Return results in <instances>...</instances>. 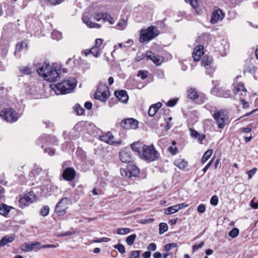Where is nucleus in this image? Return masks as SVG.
I'll return each mask as SVG.
<instances>
[{
    "label": "nucleus",
    "instance_id": "603ef678",
    "mask_svg": "<svg viewBox=\"0 0 258 258\" xmlns=\"http://www.w3.org/2000/svg\"><path fill=\"white\" fill-rule=\"evenodd\" d=\"M114 248L116 249H117L119 252L123 254L125 253V248L124 246L121 244H117L115 245H114Z\"/></svg>",
    "mask_w": 258,
    "mask_h": 258
},
{
    "label": "nucleus",
    "instance_id": "37998d69",
    "mask_svg": "<svg viewBox=\"0 0 258 258\" xmlns=\"http://www.w3.org/2000/svg\"><path fill=\"white\" fill-rule=\"evenodd\" d=\"M27 43L25 42H22L21 43H19L18 44H17V45H16V50L15 51V55H16V53L17 51H20L21 49H22L24 47H27Z\"/></svg>",
    "mask_w": 258,
    "mask_h": 258
},
{
    "label": "nucleus",
    "instance_id": "c9c22d12",
    "mask_svg": "<svg viewBox=\"0 0 258 258\" xmlns=\"http://www.w3.org/2000/svg\"><path fill=\"white\" fill-rule=\"evenodd\" d=\"M103 20L105 22H108L111 25L114 23V19L109 14L105 13H104Z\"/></svg>",
    "mask_w": 258,
    "mask_h": 258
},
{
    "label": "nucleus",
    "instance_id": "9b49d317",
    "mask_svg": "<svg viewBox=\"0 0 258 258\" xmlns=\"http://www.w3.org/2000/svg\"><path fill=\"white\" fill-rule=\"evenodd\" d=\"M121 126L125 129H137L138 127V121L132 118L122 120L120 123Z\"/></svg>",
    "mask_w": 258,
    "mask_h": 258
},
{
    "label": "nucleus",
    "instance_id": "c756f323",
    "mask_svg": "<svg viewBox=\"0 0 258 258\" xmlns=\"http://www.w3.org/2000/svg\"><path fill=\"white\" fill-rule=\"evenodd\" d=\"M174 164L180 169H183L187 165V162L183 159L177 158L174 161Z\"/></svg>",
    "mask_w": 258,
    "mask_h": 258
},
{
    "label": "nucleus",
    "instance_id": "338daca9",
    "mask_svg": "<svg viewBox=\"0 0 258 258\" xmlns=\"http://www.w3.org/2000/svg\"><path fill=\"white\" fill-rule=\"evenodd\" d=\"M147 248L149 250L154 251L156 249V245L154 243H151L149 245Z\"/></svg>",
    "mask_w": 258,
    "mask_h": 258
},
{
    "label": "nucleus",
    "instance_id": "dca6fc26",
    "mask_svg": "<svg viewBox=\"0 0 258 258\" xmlns=\"http://www.w3.org/2000/svg\"><path fill=\"white\" fill-rule=\"evenodd\" d=\"M146 60H151L157 66H159L163 61V57L159 55H155V54L151 51H147L145 55Z\"/></svg>",
    "mask_w": 258,
    "mask_h": 258
},
{
    "label": "nucleus",
    "instance_id": "774afa93",
    "mask_svg": "<svg viewBox=\"0 0 258 258\" xmlns=\"http://www.w3.org/2000/svg\"><path fill=\"white\" fill-rule=\"evenodd\" d=\"M250 206L254 209H256L258 208V201L255 202L253 200H251L250 202Z\"/></svg>",
    "mask_w": 258,
    "mask_h": 258
},
{
    "label": "nucleus",
    "instance_id": "ddd939ff",
    "mask_svg": "<svg viewBox=\"0 0 258 258\" xmlns=\"http://www.w3.org/2000/svg\"><path fill=\"white\" fill-rule=\"evenodd\" d=\"M212 61L213 59L211 56H205L202 59V65L205 67L207 73L209 75H211L214 71Z\"/></svg>",
    "mask_w": 258,
    "mask_h": 258
},
{
    "label": "nucleus",
    "instance_id": "72a5a7b5",
    "mask_svg": "<svg viewBox=\"0 0 258 258\" xmlns=\"http://www.w3.org/2000/svg\"><path fill=\"white\" fill-rule=\"evenodd\" d=\"M143 146H142V144L139 142H137L133 143L131 145V148L134 151L136 152L139 154L140 149H143Z\"/></svg>",
    "mask_w": 258,
    "mask_h": 258
},
{
    "label": "nucleus",
    "instance_id": "0e129e2a",
    "mask_svg": "<svg viewBox=\"0 0 258 258\" xmlns=\"http://www.w3.org/2000/svg\"><path fill=\"white\" fill-rule=\"evenodd\" d=\"M44 152L45 153H47L49 155L53 156L54 155L55 153V150L53 149L52 148H45L44 149Z\"/></svg>",
    "mask_w": 258,
    "mask_h": 258
},
{
    "label": "nucleus",
    "instance_id": "f704fd0d",
    "mask_svg": "<svg viewBox=\"0 0 258 258\" xmlns=\"http://www.w3.org/2000/svg\"><path fill=\"white\" fill-rule=\"evenodd\" d=\"M137 238V235L135 234H132L126 238L125 241L127 244L131 246L133 245L135 239Z\"/></svg>",
    "mask_w": 258,
    "mask_h": 258
},
{
    "label": "nucleus",
    "instance_id": "20e7f679",
    "mask_svg": "<svg viewBox=\"0 0 258 258\" xmlns=\"http://www.w3.org/2000/svg\"><path fill=\"white\" fill-rule=\"evenodd\" d=\"M159 34L158 28L155 26H150L146 29H142L140 32V41L142 43H148Z\"/></svg>",
    "mask_w": 258,
    "mask_h": 258
},
{
    "label": "nucleus",
    "instance_id": "a878e982",
    "mask_svg": "<svg viewBox=\"0 0 258 258\" xmlns=\"http://www.w3.org/2000/svg\"><path fill=\"white\" fill-rule=\"evenodd\" d=\"M15 235H6L4 236L0 241V247L3 246L8 243L12 242L15 239Z\"/></svg>",
    "mask_w": 258,
    "mask_h": 258
},
{
    "label": "nucleus",
    "instance_id": "aec40b11",
    "mask_svg": "<svg viewBox=\"0 0 258 258\" xmlns=\"http://www.w3.org/2000/svg\"><path fill=\"white\" fill-rule=\"evenodd\" d=\"M204 47L202 45L196 46L192 52V57L195 61H199L204 54Z\"/></svg>",
    "mask_w": 258,
    "mask_h": 258
},
{
    "label": "nucleus",
    "instance_id": "864d4df0",
    "mask_svg": "<svg viewBox=\"0 0 258 258\" xmlns=\"http://www.w3.org/2000/svg\"><path fill=\"white\" fill-rule=\"evenodd\" d=\"M219 200L217 196H213L210 199V204L213 206H217L218 204Z\"/></svg>",
    "mask_w": 258,
    "mask_h": 258
},
{
    "label": "nucleus",
    "instance_id": "423d86ee",
    "mask_svg": "<svg viewBox=\"0 0 258 258\" xmlns=\"http://www.w3.org/2000/svg\"><path fill=\"white\" fill-rule=\"evenodd\" d=\"M110 96V92L107 86L103 83H100L95 93V98L102 102H106Z\"/></svg>",
    "mask_w": 258,
    "mask_h": 258
},
{
    "label": "nucleus",
    "instance_id": "393cba45",
    "mask_svg": "<svg viewBox=\"0 0 258 258\" xmlns=\"http://www.w3.org/2000/svg\"><path fill=\"white\" fill-rule=\"evenodd\" d=\"M162 106L161 102H158L156 104L152 105L149 109L148 114L150 116H153Z\"/></svg>",
    "mask_w": 258,
    "mask_h": 258
},
{
    "label": "nucleus",
    "instance_id": "4be33fe9",
    "mask_svg": "<svg viewBox=\"0 0 258 258\" xmlns=\"http://www.w3.org/2000/svg\"><path fill=\"white\" fill-rule=\"evenodd\" d=\"M114 95L119 101L123 103H126L128 99V95L125 90L115 91Z\"/></svg>",
    "mask_w": 258,
    "mask_h": 258
},
{
    "label": "nucleus",
    "instance_id": "412c9836",
    "mask_svg": "<svg viewBox=\"0 0 258 258\" xmlns=\"http://www.w3.org/2000/svg\"><path fill=\"white\" fill-rule=\"evenodd\" d=\"M31 196V192H29V195H25L20 198L19 203L22 208L33 202L34 198Z\"/></svg>",
    "mask_w": 258,
    "mask_h": 258
},
{
    "label": "nucleus",
    "instance_id": "1a4fd4ad",
    "mask_svg": "<svg viewBox=\"0 0 258 258\" xmlns=\"http://www.w3.org/2000/svg\"><path fill=\"white\" fill-rule=\"evenodd\" d=\"M0 116L10 122H13L18 118L17 113L12 108H6L0 112Z\"/></svg>",
    "mask_w": 258,
    "mask_h": 258
},
{
    "label": "nucleus",
    "instance_id": "bf43d9fd",
    "mask_svg": "<svg viewBox=\"0 0 258 258\" xmlns=\"http://www.w3.org/2000/svg\"><path fill=\"white\" fill-rule=\"evenodd\" d=\"M257 171V168L256 167L253 168L250 170H249L247 172V174L248 176V178L251 179L252 176L256 173Z\"/></svg>",
    "mask_w": 258,
    "mask_h": 258
},
{
    "label": "nucleus",
    "instance_id": "69168bd1",
    "mask_svg": "<svg viewBox=\"0 0 258 258\" xmlns=\"http://www.w3.org/2000/svg\"><path fill=\"white\" fill-rule=\"evenodd\" d=\"M47 189L50 191L55 192L57 190L58 187L54 184H50L48 185Z\"/></svg>",
    "mask_w": 258,
    "mask_h": 258
},
{
    "label": "nucleus",
    "instance_id": "0eeeda50",
    "mask_svg": "<svg viewBox=\"0 0 258 258\" xmlns=\"http://www.w3.org/2000/svg\"><path fill=\"white\" fill-rule=\"evenodd\" d=\"M72 204V200L69 198H62L56 204L55 211L58 216H63L66 213L69 206Z\"/></svg>",
    "mask_w": 258,
    "mask_h": 258
},
{
    "label": "nucleus",
    "instance_id": "cd10ccee",
    "mask_svg": "<svg viewBox=\"0 0 258 258\" xmlns=\"http://www.w3.org/2000/svg\"><path fill=\"white\" fill-rule=\"evenodd\" d=\"M190 134L192 138L198 139L200 142L203 141L205 139V135H201L198 132H197L196 130L189 128Z\"/></svg>",
    "mask_w": 258,
    "mask_h": 258
},
{
    "label": "nucleus",
    "instance_id": "3c124183",
    "mask_svg": "<svg viewBox=\"0 0 258 258\" xmlns=\"http://www.w3.org/2000/svg\"><path fill=\"white\" fill-rule=\"evenodd\" d=\"M186 3H189L190 6L195 10L196 11H197V0H184Z\"/></svg>",
    "mask_w": 258,
    "mask_h": 258
},
{
    "label": "nucleus",
    "instance_id": "2f4dec72",
    "mask_svg": "<svg viewBox=\"0 0 258 258\" xmlns=\"http://www.w3.org/2000/svg\"><path fill=\"white\" fill-rule=\"evenodd\" d=\"M178 211L179 210H178V207L177 206V205H176L173 206H171V207L167 208L165 210V213L167 215H169V214H174V213L178 212Z\"/></svg>",
    "mask_w": 258,
    "mask_h": 258
},
{
    "label": "nucleus",
    "instance_id": "6e6552de",
    "mask_svg": "<svg viewBox=\"0 0 258 258\" xmlns=\"http://www.w3.org/2000/svg\"><path fill=\"white\" fill-rule=\"evenodd\" d=\"M140 173L139 169L134 165H128L125 168L120 169L121 175L126 178L137 177Z\"/></svg>",
    "mask_w": 258,
    "mask_h": 258
},
{
    "label": "nucleus",
    "instance_id": "e2e57ef3",
    "mask_svg": "<svg viewBox=\"0 0 258 258\" xmlns=\"http://www.w3.org/2000/svg\"><path fill=\"white\" fill-rule=\"evenodd\" d=\"M140 250H134L131 251V255L133 258H138L140 254Z\"/></svg>",
    "mask_w": 258,
    "mask_h": 258
},
{
    "label": "nucleus",
    "instance_id": "a19ab883",
    "mask_svg": "<svg viewBox=\"0 0 258 258\" xmlns=\"http://www.w3.org/2000/svg\"><path fill=\"white\" fill-rule=\"evenodd\" d=\"M19 70L21 73L26 75L31 74L32 73L31 68L28 66L21 67Z\"/></svg>",
    "mask_w": 258,
    "mask_h": 258
},
{
    "label": "nucleus",
    "instance_id": "39448f33",
    "mask_svg": "<svg viewBox=\"0 0 258 258\" xmlns=\"http://www.w3.org/2000/svg\"><path fill=\"white\" fill-rule=\"evenodd\" d=\"M140 156L142 159H144L146 160L153 161L158 158V153L153 146H148L144 145L142 153L140 154Z\"/></svg>",
    "mask_w": 258,
    "mask_h": 258
},
{
    "label": "nucleus",
    "instance_id": "2eb2a0df",
    "mask_svg": "<svg viewBox=\"0 0 258 258\" xmlns=\"http://www.w3.org/2000/svg\"><path fill=\"white\" fill-rule=\"evenodd\" d=\"M40 246V243L38 242H26L21 246V249L24 252H28L39 248Z\"/></svg>",
    "mask_w": 258,
    "mask_h": 258
},
{
    "label": "nucleus",
    "instance_id": "4468645a",
    "mask_svg": "<svg viewBox=\"0 0 258 258\" xmlns=\"http://www.w3.org/2000/svg\"><path fill=\"white\" fill-rule=\"evenodd\" d=\"M240 78V76L236 77L234 79L233 83V91L234 93H238L241 91L246 92V89L245 88L244 86V83L241 82H238L239 79Z\"/></svg>",
    "mask_w": 258,
    "mask_h": 258
},
{
    "label": "nucleus",
    "instance_id": "58836bf2",
    "mask_svg": "<svg viewBox=\"0 0 258 258\" xmlns=\"http://www.w3.org/2000/svg\"><path fill=\"white\" fill-rule=\"evenodd\" d=\"M49 208L47 206H43L40 210V214L42 216H46L48 215Z\"/></svg>",
    "mask_w": 258,
    "mask_h": 258
},
{
    "label": "nucleus",
    "instance_id": "79ce46f5",
    "mask_svg": "<svg viewBox=\"0 0 258 258\" xmlns=\"http://www.w3.org/2000/svg\"><path fill=\"white\" fill-rule=\"evenodd\" d=\"M104 15V13H96L93 15L92 17L94 20L99 21L101 19H103Z\"/></svg>",
    "mask_w": 258,
    "mask_h": 258
},
{
    "label": "nucleus",
    "instance_id": "c03bdc74",
    "mask_svg": "<svg viewBox=\"0 0 258 258\" xmlns=\"http://www.w3.org/2000/svg\"><path fill=\"white\" fill-rule=\"evenodd\" d=\"M51 36L53 39L59 40L61 38V34L57 31H54L52 32Z\"/></svg>",
    "mask_w": 258,
    "mask_h": 258
},
{
    "label": "nucleus",
    "instance_id": "f257e3e1",
    "mask_svg": "<svg viewBox=\"0 0 258 258\" xmlns=\"http://www.w3.org/2000/svg\"><path fill=\"white\" fill-rule=\"evenodd\" d=\"M38 74L49 82H55L59 77L60 70L50 66L49 63H43L37 67Z\"/></svg>",
    "mask_w": 258,
    "mask_h": 258
},
{
    "label": "nucleus",
    "instance_id": "5701e85b",
    "mask_svg": "<svg viewBox=\"0 0 258 258\" xmlns=\"http://www.w3.org/2000/svg\"><path fill=\"white\" fill-rule=\"evenodd\" d=\"M120 160L124 163H129L132 160V156L130 151L122 150L119 153Z\"/></svg>",
    "mask_w": 258,
    "mask_h": 258
},
{
    "label": "nucleus",
    "instance_id": "a18cd8bd",
    "mask_svg": "<svg viewBox=\"0 0 258 258\" xmlns=\"http://www.w3.org/2000/svg\"><path fill=\"white\" fill-rule=\"evenodd\" d=\"M75 109L77 114L79 115L83 114L85 111L79 104H76Z\"/></svg>",
    "mask_w": 258,
    "mask_h": 258
},
{
    "label": "nucleus",
    "instance_id": "7c9ffc66",
    "mask_svg": "<svg viewBox=\"0 0 258 258\" xmlns=\"http://www.w3.org/2000/svg\"><path fill=\"white\" fill-rule=\"evenodd\" d=\"M213 154V150L212 149L208 150L204 154L202 159L201 160V162L203 164L206 163L207 160L211 157Z\"/></svg>",
    "mask_w": 258,
    "mask_h": 258
},
{
    "label": "nucleus",
    "instance_id": "6e6d98bb",
    "mask_svg": "<svg viewBox=\"0 0 258 258\" xmlns=\"http://www.w3.org/2000/svg\"><path fill=\"white\" fill-rule=\"evenodd\" d=\"M177 99H170L166 103V105L169 107H173L175 105V104L177 103Z\"/></svg>",
    "mask_w": 258,
    "mask_h": 258
},
{
    "label": "nucleus",
    "instance_id": "de8ad7c7",
    "mask_svg": "<svg viewBox=\"0 0 258 258\" xmlns=\"http://www.w3.org/2000/svg\"><path fill=\"white\" fill-rule=\"evenodd\" d=\"M103 41V40L100 38H97L95 40V44L94 46L99 48L100 50H102V49L103 48V46H102V42Z\"/></svg>",
    "mask_w": 258,
    "mask_h": 258
},
{
    "label": "nucleus",
    "instance_id": "c85d7f7f",
    "mask_svg": "<svg viewBox=\"0 0 258 258\" xmlns=\"http://www.w3.org/2000/svg\"><path fill=\"white\" fill-rule=\"evenodd\" d=\"M51 137L46 135H43L40 136L37 140V144L40 145L41 148H43L44 147L43 144L46 143L50 141Z\"/></svg>",
    "mask_w": 258,
    "mask_h": 258
},
{
    "label": "nucleus",
    "instance_id": "f03ea898",
    "mask_svg": "<svg viewBox=\"0 0 258 258\" xmlns=\"http://www.w3.org/2000/svg\"><path fill=\"white\" fill-rule=\"evenodd\" d=\"M77 85V81L74 78H70L68 80L57 83L51 84L50 87L54 91L56 95L65 94L72 92Z\"/></svg>",
    "mask_w": 258,
    "mask_h": 258
},
{
    "label": "nucleus",
    "instance_id": "6ab92c4d",
    "mask_svg": "<svg viewBox=\"0 0 258 258\" xmlns=\"http://www.w3.org/2000/svg\"><path fill=\"white\" fill-rule=\"evenodd\" d=\"M224 17V15L221 10H218L213 12L210 22L212 24H216L221 21Z\"/></svg>",
    "mask_w": 258,
    "mask_h": 258
},
{
    "label": "nucleus",
    "instance_id": "4c0bfd02",
    "mask_svg": "<svg viewBox=\"0 0 258 258\" xmlns=\"http://www.w3.org/2000/svg\"><path fill=\"white\" fill-rule=\"evenodd\" d=\"M177 247V245L175 243H170L167 244L164 246V249L166 252H169V251L173 248Z\"/></svg>",
    "mask_w": 258,
    "mask_h": 258
},
{
    "label": "nucleus",
    "instance_id": "a211bd4d",
    "mask_svg": "<svg viewBox=\"0 0 258 258\" xmlns=\"http://www.w3.org/2000/svg\"><path fill=\"white\" fill-rule=\"evenodd\" d=\"M212 93L216 96L223 98H229L230 97V92L229 90H225L223 89L214 88L212 90Z\"/></svg>",
    "mask_w": 258,
    "mask_h": 258
},
{
    "label": "nucleus",
    "instance_id": "5fc2aeb1",
    "mask_svg": "<svg viewBox=\"0 0 258 258\" xmlns=\"http://www.w3.org/2000/svg\"><path fill=\"white\" fill-rule=\"evenodd\" d=\"M63 0H47V3L50 6L59 4Z\"/></svg>",
    "mask_w": 258,
    "mask_h": 258
},
{
    "label": "nucleus",
    "instance_id": "13d9d810",
    "mask_svg": "<svg viewBox=\"0 0 258 258\" xmlns=\"http://www.w3.org/2000/svg\"><path fill=\"white\" fill-rule=\"evenodd\" d=\"M168 150L171 154L175 155L177 153V148L176 146H170L168 147Z\"/></svg>",
    "mask_w": 258,
    "mask_h": 258
},
{
    "label": "nucleus",
    "instance_id": "f3484780",
    "mask_svg": "<svg viewBox=\"0 0 258 258\" xmlns=\"http://www.w3.org/2000/svg\"><path fill=\"white\" fill-rule=\"evenodd\" d=\"M62 176L64 180L67 181H72L75 177V170L73 168H67L63 170Z\"/></svg>",
    "mask_w": 258,
    "mask_h": 258
},
{
    "label": "nucleus",
    "instance_id": "4d7b16f0",
    "mask_svg": "<svg viewBox=\"0 0 258 258\" xmlns=\"http://www.w3.org/2000/svg\"><path fill=\"white\" fill-rule=\"evenodd\" d=\"M133 41L132 40H128L127 41H125L123 43H121L118 44V46L120 48L125 47L127 46V44L132 45Z\"/></svg>",
    "mask_w": 258,
    "mask_h": 258
},
{
    "label": "nucleus",
    "instance_id": "8fccbe9b",
    "mask_svg": "<svg viewBox=\"0 0 258 258\" xmlns=\"http://www.w3.org/2000/svg\"><path fill=\"white\" fill-rule=\"evenodd\" d=\"M130 232V229L128 228H120L117 230V234L124 235Z\"/></svg>",
    "mask_w": 258,
    "mask_h": 258
},
{
    "label": "nucleus",
    "instance_id": "e433bc0d",
    "mask_svg": "<svg viewBox=\"0 0 258 258\" xmlns=\"http://www.w3.org/2000/svg\"><path fill=\"white\" fill-rule=\"evenodd\" d=\"M168 225L166 223H161L159 224V233L160 234H163L168 230Z\"/></svg>",
    "mask_w": 258,
    "mask_h": 258
},
{
    "label": "nucleus",
    "instance_id": "bb28decb",
    "mask_svg": "<svg viewBox=\"0 0 258 258\" xmlns=\"http://www.w3.org/2000/svg\"><path fill=\"white\" fill-rule=\"evenodd\" d=\"M11 209H13V208L5 204H2L0 205V214L6 216L8 215Z\"/></svg>",
    "mask_w": 258,
    "mask_h": 258
},
{
    "label": "nucleus",
    "instance_id": "ea45409f",
    "mask_svg": "<svg viewBox=\"0 0 258 258\" xmlns=\"http://www.w3.org/2000/svg\"><path fill=\"white\" fill-rule=\"evenodd\" d=\"M127 21L124 19H120L117 24V26L120 30H123L126 26Z\"/></svg>",
    "mask_w": 258,
    "mask_h": 258
},
{
    "label": "nucleus",
    "instance_id": "09e8293b",
    "mask_svg": "<svg viewBox=\"0 0 258 258\" xmlns=\"http://www.w3.org/2000/svg\"><path fill=\"white\" fill-rule=\"evenodd\" d=\"M137 75L142 80H144L148 77V72L146 71H140Z\"/></svg>",
    "mask_w": 258,
    "mask_h": 258
},
{
    "label": "nucleus",
    "instance_id": "680f3d73",
    "mask_svg": "<svg viewBox=\"0 0 258 258\" xmlns=\"http://www.w3.org/2000/svg\"><path fill=\"white\" fill-rule=\"evenodd\" d=\"M206 207L203 204H200L198 206L197 211L200 213H204L205 212Z\"/></svg>",
    "mask_w": 258,
    "mask_h": 258
},
{
    "label": "nucleus",
    "instance_id": "f8f14e48",
    "mask_svg": "<svg viewBox=\"0 0 258 258\" xmlns=\"http://www.w3.org/2000/svg\"><path fill=\"white\" fill-rule=\"evenodd\" d=\"M100 139L101 141L110 145H119L121 143V140L120 139L117 141L114 140V137L110 132H108L101 136Z\"/></svg>",
    "mask_w": 258,
    "mask_h": 258
},
{
    "label": "nucleus",
    "instance_id": "7ed1b4c3",
    "mask_svg": "<svg viewBox=\"0 0 258 258\" xmlns=\"http://www.w3.org/2000/svg\"><path fill=\"white\" fill-rule=\"evenodd\" d=\"M205 107L210 110L212 116L218 125L219 128H223L226 125L227 118L226 112L223 110L215 109L213 110V107L206 105Z\"/></svg>",
    "mask_w": 258,
    "mask_h": 258
},
{
    "label": "nucleus",
    "instance_id": "052dcab7",
    "mask_svg": "<svg viewBox=\"0 0 258 258\" xmlns=\"http://www.w3.org/2000/svg\"><path fill=\"white\" fill-rule=\"evenodd\" d=\"M204 245V242L203 241L200 242L198 244H195L192 246V250L194 251L197 250L198 249L202 248Z\"/></svg>",
    "mask_w": 258,
    "mask_h": 258
},
{
    "label": "nucleus",
    "instance_id": "473e14b6",
    "mask_svg": "<svg viewBox=\"0 0 258 258\" xmlns=\"http://www.w3.org/2000/svg\"><path fill=\"white\" fill-rule=\"evenodd\" d=\"M89 51L91 52V53L95 57H98V56L102 53L101 50L94 46L89 49Z\"/></svg>",
    "mask_w": 258,
    "mask_h": 258
},
{
    "label": "nucleus",
    "instance_id": "49530a36",
    "mask_svg": "<svg viewBox=\"0 0 258 258\" xmlns=\"http://www.w3.org/2000/svg\"><path fill=\"white\" fill-rule=\"evenodd\" d=\"M239 232V230L237 228H234L229 232V236L232 238H235L237 236Z\"/></svg>",
    "mask_w": 258,
    "mask_h": 258
},
{
    "label": "nucleus",
    "instance_id": "9d476101",
    "mask_svg": "<svg viewBox=\"0 0 258 258\" xmlns=\"http://www.w3.org/2000/svg\"><path fill=\"white\" fill-rule=\"evenodd\" d=\"M187 96L189 98L199 104L203 103L206 100L205 96L203 94H199L195 89H189L187 91Z\"/></svg>",
    "mask_w": 258,
    "mask_h": 258
},
{
    "label": "nucleus",
    "instance_id": "b1692460",
    "mask_svg": "<svg viewBox=\"0 0 258 258\" xmlns=\"http://www.w3.org/2000/svg\"><path fill=\"white\" fill-rule=\"evenodd\" d=\"M83 23H84L90 28H97L99 29L101 28V25L94 23L91 21L90 19L87 16H83L82 18Z\"/></svg>",
    "mask_w": 258,
    "mask_h": 258
}]
</instances>
